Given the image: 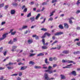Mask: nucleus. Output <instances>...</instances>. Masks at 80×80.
<instances>
[{
	"label": "nucleus",
	"mask_w": 80,
	"mask_h": 80,
	"mask_svg": "<svg viewBox=\"0 0 80 80\" xmlns=\"http://www.w3.org/2000/svg\"><path fill=\"white\" fill-rule=\"evenodd\" d=\"M59 28L60 29H63V27L62 25H60L58 26Z\"/></svg>",
	"instance_id": "4be33fe9"
},
{
	"label": "nucleus",
	"mask_w": 80,
	"mask_h": 80,
	"mask_svg": "<svg viewBox=\"0 0 80 80\" xmlns=\"http://www.w3.org/2000/svg\"><path fill=\"white\" fill-rule=\"evenodd\" d=\"M8 43H9V44H12V43H13V41H12V40H11Z\"/></svg>",
	"instance_id": "c03bdc74"
},
{
	"label": "nucleus",
	"mask_w": 80,
	"mask_h": 80,
	"mask_svg": "<svg viewBox=\"0 0 80 80\" xmlns=\"http://www.w3.org/2000/svg\"><path fill=\"white\" fill-rule=\"evenodd\" d=\"M69 75H72L73 76H75L77 75V73L76 71H73L69 74Z\"/></svg>",
	"instance_id": "7ed1b4c3"
},
{
	"label": "nucleus",
	"mask_w": 80,
	"mask_h": 80,
	"mask_svg": "<svg viewBox=\"0 0 80 80\" xmlns=\"http://www.w3.org/2000/svg\"><path fill=\"white\" fill-rule=\"evenodd\" d=\"M29 4H30L31 5H33V4H34V2H31L30 3H29Z\"/></svg>",
	"instance_id": "603ef678"
},
{
	"label": "nucleus",
	"mask_w": 80,
	"mask_h": 80,
	"mask_svg": "<svg viewBox=\"0 0 80 80\" xmlns=\"http://www.w3.org/2000/svg\"><path fill=\"white\" fill-rule=\"evenodd\" d=\"M64 27L65 28H68V27H69V26H68V25L67 23H64Z\"/></svg>",
	"instance_id": "ddd939ff"
},
{
	"label": "nucleus",
	"mask_w": 80,
	"mask_h": 80,
	"mask_svg": "<svg viewBox=\"0 0 80 80\" xmlns=\"http://www.w3.org/2000/svg\"><path fill=\"white\" fill-rule=\"evenodd\" d=\"M8 8V5H6L5 6L4 8L5 10H6L7 8Z\"/></svg>",
	"instance_id": "3c124183"
},
{
	"label": "nucleus",
	"mask_w": 80,
	"mask_h": 80,
	"mask_svg": "<svg viewBox=\"0 0 80 80\" xmlns=\"http://www.w3.org/2000/svg\"><path fill=\"white\" fill-rule=\"evenodd\" d=\"M80 12V10H78L76 12V13H79Z\"/></svg>",
	"instance_id": "338daca9"
},
{
	"label": "nucleus",
	"mask_w": 80,
	"mask_h": 80,
	"mask_svg": "<svg viewBox=\"0 0 80 80\" xmlns=\"http://www.w3.org/2000/svg\"><path fill=\"white\" fill-rule=\"evenodd\" d=\"M60 76L61 77V79H64L66 78L65 76H64V75H62L61 74V75Z\"/></svg>",
	"instance_id": "f3484780"
},
{
	"label": "nucleus",
	"mask_w": 80,
	"mask_h": 80,
	"mask_svg": "<svg viewBox=\"0 0 80 80\" xmlns=\"http://www.w3.org/2000/svg\"><path fill=\"white\" fill-rule=\"evenodd\" d=\"M79 1H80V0H78L77 3V5H78L79 3H80V2H79Z\"/></svg>",
	"instance_id": "0e129e2a"
},
{
	"label": "nucleus",
	"mask_w": 80,
	"mask_h": 80,
	"mask_svg": "<svg viewBox=\"0 0 80 80\" xmlns=\"http://www.w3.org/2000/svg\"><path fill=\"white\" fill-rule=\"evenodd\" d=\"M17 80H21V78L18 77L17 78Z\"/></svg>",
	"instance_id": "774afa93"
},
{
	"label": "nucleus",
	"mask_w": 80,
	"mask_h": 80,
	"mask_svg": "<svg viewBox=\"0 0 80 80\" xmlns=\"http://www.w3.org/2000/svg\"><path fill=\"white\" fill-rule=\"evenodd\" d=\"M57 48L55 47V48H51L50 49V50H55V49H57Z\"/></svg>",
	"instance_id": "72a5a7b5"
},
{
	"label": "nucleus",
	"mask_w": 80,
	"mask_h": 80,
	"mask_svg": "<svg viewBox=\"0 0 80 80\" xmlns=\"http://www.w3.org/2000/svg\"><path fill=\"white\" fill-rule=\"evenodd\" d=\"M35 55V54L31 53L30 54L29 57H32V56H33L34 55Z\"/></svg>",
	"instance_id": "ea45409f"
},
{
	"label": "nucleus",
	"mask_w": 80,
	"mask_h": 80,
	"mask_svg": "<svg viewBox=\"0 0 80 80\" xmlns=\"http://www.w3.org/2000/svg\"><path fill=\"white\" fill-rule=\"evenodd\" d=\"M12 5L13 6H15V7H17V6L18 5V4L17 3L14 2H13L12 3Z\"/></svg>",
	"instance_id": "412c9836"
},
{
	"label": "nucleus",
	"mask_w": 80,
	"mask_h": 80,
	"mask_svg": "<svg viewBox=\"0 0 80 80\" xmlns=\"http://www.w3.org/2000/svg\"><path fill=\"white\" fill-rule=\"evenodd\" d=\"M79 40H80V39H76L74 40V42H76V41H77L78 42V41Z\"/></svg>",
	"instance_id": "a18cd8bd"
},
{
	"label": "nucleus",
	"mask_w": 80,
	"mask_h": 80,
	"mask_svg": "<svg viewBox=\"0 0 80 80\" xmlns=\"http://www.w3.org/2000/svg\"><path fill=\"white\" fill-rule=\"evenodd\" d=\"M40 14H38L36 17V18H35L36 20H38V18H39V17H40Z\"/></svg>",
	"instance_id": "6ab92c4d"
},
{
	"label": "nucleus",
	"mask_w": 80,
	"mask_h": 80,
	"mask_svg": "<svg viewBox=\"0 0 80 80\" xmlns=\"http://www.w3.org/2000/svg\"><path fill=\"white\" fill-rule=\"evenodd\" d=\"M47 3L46 2H44L42 3V5H47Z\"/></svg>",
	"instance_id": "8fccbe9b"
},
{
	"label": "nucleus",
	"mask_w": 80,
	"mask_h": 80,
	"mask_svg": "<svg viewBox=\"0 0 80 80\" xmlns=\"http://www.w3.org/2000/svg\"><path fill=\"white\" fill-rule=\"evenodd\" d=\"M2 50H3V48L1 47L0 48V52H2Z\"/></svg>",
	"instance_id": "052dcab7"
},
{
	"label": "nucleus",
	"mask_w": 80,
	"mask_h": 80,
	"mask_svg": "<svg viewBox=\"0 0 80 80\" xmlns=\"http://www.w3.org/2000/svg\"><path fill=\"white\" fill-rule=\"evenodd\" d=\"M44 55V54L43 53H41L37 55V57H40L41 56H43Z\"/></svg>",
	"instance_id": "2eb2a0df"
},
{
	"label": "nucleus",
	"mask_w": 80,
	"mask_h": 80,
	"mask_svg": "<svg viewBox=\"0 0 80 80\" xmlns=\"http://www.w3.org/2000/svg\"><path fill=\"white\" fill-rule=\"evenodd\" d=\"M57 42H58V41H55L52 44V45H53L55 43H57Z\"/></svg>",
	"instance_id": "473e14b6"
},
{
	"label": "nucleus",
	"mask_w": 80,
	"mask_h": 80,
	"mask_svg": "<svg viewBox=\"0 0 80 80\" xmlns=\"http://www.w3.org/2000/svg\"><path fill=\"white\" fill-rule=\"evenodd\" d=\"M7 68L9 70H11V69H13V68L12 67H7Z\"/></svg>",
	"instance_id": "a878e982"
},
{
	"label": "nucleus",
	"mask_w": 80,
	"mask_h": 80,
	"mask_svg": "<svg viewBox=\"0 0 80 80\" xmlns=\"http://www.w3.org/2000/svg\"><path fill=\"white\" fill-rule=\"evenodd\" d=\"M45 63H46V64H47V65H48V64L50 63V62H48V59H47V58H46L45 60Z\"/></svg>",
	"instance_id": "a211bd4d"
},
{
	"label": "nucleus",
	"mask_w": 80,
	"mask_h": 80,
	"mask_svg": "<svg viewBox=\"0 0 80 80\" xmlns=\"http://www.w3.org/2000/svg\"><path fill=\"white\" fill-rule=\"evenodd\" d=\"M73 65V64H70L69 65H67V68H71V66Z\"/></svg>",
	"instance_id": "4468645a"
},
{
	"label": "nucleus",
	"mask_w": 80,
	"mask_h": 80,
	"mask_svg": "<svg viewBox=\"0 0 80 80\" xmlns=\"http://www.w3.org/2000/svg\"><path fill=\"white\" fill-rule=\"evenodd\" d=\"M28 44H31L33 43V40L32 39H29L28 40Z\"/></svg>",
	"instance_id": "39448f33"
},
{
	"label": "nucleus",
	"mask_w": 80,
	"mask_h": 80,
	"mask_svg": "<svg viewBox=\"0 0 80 80\" xmlns=\"http://www.w3.org/2000/svg\"><path fill=\"white\" fill-rule=\"evenodd\" d=\"M4 5V4L2 3L1 4H0V8H1V7H3Z\"/></svg>",
	"instance_id": "09e8293b"
},
{
	"label": "nucleus",
	"mask_w": 80,
	"mask_h": 80,
	"mask_svg": "<svg viewBox=\"0 0 80 80\" xmlns=\"http://www.w3.org/2000/svg\"><path fill=\"white\" fill-rule=\"evenodd\" d=\"M48 68L49 70H50V69H51V68H52V67H51L50 66H49Z\"/></svg>",
	"instance_id": "680f3d73"
},
{
	"label": "nucleus",
	"mask_w": 80,
	"mask_h": 80,
	"mask_svg": "<svg viewBox=\"0 0 80 80\" xmlns=\"http://www.w3.org/2000/svg\"><path fill=\"white\" fill-rule=\"evenodd\" d=\"M77 45H78V46H80V42H79L77 43Z\"/></svg>",
	"instance_id": "13d9d810"
},
{
	"label": "nucleus",
	"mask_w": 80,
	"mask_h": 80,
	"mask_svg": "<svg viewBox=\"0 0 80 80\" xmlns=\"http://www.w3.org/2000/svg\"><path fill=\"white\" fill-rule=\"evenodd\" d=\"M45 33L46 34V35H47V36H48V37H49L50 36V35H51V34L49 33L46 32Z\"/></svg>",
	"instance_id": "7c9ffc66"
},
{
	"label": "nucleus",
	"mask_w": 80,
	"mask_h": 80,
	"mask_svg": "<svg viewBox=\"0 0 80 80\" xmlns=\"http://www.w3.org/2000/svg\"><path fill=\"white\" fill-rule=\"evenodd\" d=\"M69 52L68 51H63V53H64V54H67Z\"/></svg>",
	"instance_id": "aec40b11"
},
{
	"label": "nucleus",
	"mask_w": 80,
	"mask_h": 80,
	"mask_svg": "<svg viewBox=\"0 0 80 80\" xmlns=\"http://www.w3.org/2000/svg\"><path fill=\"white\" fill-rule=\"evenodd\" d=\"M6 22H2L1 25H3L4 24H5Z\"/></svg>",
	"instance_id": "864d4df0"
},
{
	"label": "nucleus",
	"mask_w": 80,
	"mask_h": 80,
	"mask_svg": "<svg viewBox=\"0 0 80 80\" xmlns=\"http://www.w3.org/2000/svg\"><path fill=\"white\" fill-rule=\"evenodd\" d=\"M3 79V76H1L0 78V80H2Z\"/></svg>",
	"instance_id": "e2e57ef3"
},
{
	"label": "nucleus",
	"mask_w": 80,
	"mask_h": 80,
	"mask_svg": "<svg viewBox=\"0 0 80 80\" xmlns=\"http://www.w3.org/2000/svg\"><path fill=\"white\" fill-rule=\"evenodd\" d=\"M38 39H39V38H38V36H37L36 37V39L38 40Z\"/></svg>",
	"instance_id": "69168bd1"
},
{
	"label": "nucleus",
	"mask_w": 80,
	"mask_h": 80,
	"mask_svg": "<svg viewBox=\"0 0 80 80\" xmlns=\"http://www.w3.org/2000/svg\"><path fill=\"white\" fill-rule=\"evenodd\" d=\"M42 43H43V45H48V42H46V43H45V40L44 39H42Z\"/></svg>",
	"instance_id": "9b49d317"
},
{
	"label": "nucleus",
	"mask_w": 80,
	"mask_h": 80,
	"mask_svg": "<svg viewBox=\"0 0 80 80\" xmlns=\"http://www.w3.org/2000/svg\"><path fill=\"white\" fill-rule=\"evenodd\" d=\"M16 31H14L13 32H12L11 33V35H15V34L16 33Z\"/></svg>",
	"instance_id": "2f4dec72"
},
{
	"label": "nucleus",
	"mask_w": 80,
	"mask_h": 80,
	"mask_svg": "<svg viewBox=\"0 0 80 80\" xmlns=\"http://www.w3.org/2000/svg\"><path fill=\"white\" fill-rule=\"evenodd\" d=\"M22 73L21 72H20L19 74V76H20V77L21 76H22Z\"/></svg>",
	"instance_id": "bf43d9fd"
},
{
	"label": "nucleus",
	"mask_w": 80,
	"mask_h": 80,
	"mask_svg": "<svg viewBox=\"0 0 80 80\" xmlns=\"http://www.w3.org/2000/svg\"><path fill=\"white\" fill-rule=\"evenodd\" d=\"M27 68V66L22 67H21V70H23L26 69Z\"/></svg>",
	"instance_id": "dca6fc26"
},
{
	"label": "nucleus",
	"mask_w": 80,
	"mask_h": 80,
	"mask_svg": "<svg viewBox=\"0 0 80 80\" xmlns=\"http://www.w3.org/2000/svg\"><path fill=\"white\" fill-rule=\"evenodd\" d=\"M67 63H73V64H75L76 63L75 62H73V61H70L69 60H67Z\"/></svg>",
	"instance_id": "6e6552de"
},
{
	"label": "nucleus",
	"mask_w": 80,
	"mask_h": 80,
	"mask_svg": "<svg viewBox=\"0 0 80 80\" xmlns=\"http://www.w3.org/2000/svg\"><path fill=\"white\" fill-rule=\"evenodd\" d=\"M44 80H54L55 78H50L48 77V74L45 73L44 75Z\"/></svg>",
	"instance_id": "f257e3e1"
},
{
	"label": "nucleus",
	"mask_w": 80,
	"mask_h": 80,
	"mask_svg": "<svg viewBox=\"0 0 80 80\" xmlns=\"http://www.w3.org/2000/svg\"><path fill=\"white\" fill-rule=\"evenodd\" d=\"M42 50H47L48 48V47H47L46 46H43L42 47Z\"/></svg>",
	"instance_id": "f8f14e48"
},
{
	"label": "nucleus",
	"mask_w": 80,
	"mask_h": 80,
	"mask_svg": "<svg viewBox=\"0 0 80 80\" xmlns=\"http://www.w3.org/2000/svg\"><path fill=\"white\" fill-rule=\"evenodd\" d=\"M31 21V22H34L35 21V17H32L30 18L29 19Z\"/></svg>",
	"instance_id": "0eeeda50"
},
{
	"label": "nucleus",
	"mask_w": 80,
	"mask_h": 80,
	"mask_svg": "<svg viewBox=\"0 0 80 80\" xmlns=\"http://www.w3.org/2000/svg\"><path fill=\"white\" fill-rule=\"evenodd\" d=\"M29 64H31L32 65H34V64H35V62H34L32 61H30L29 62Z\"/></svg>",
	"instance_id": "c85d7f7f"
},
{
	"label": "nucleus",
	"mask_w": 80,
	"mask_h": 80,
	"mask_svg": "<svg viewBox=\"0 0 80 80\" xmlns=\"http://www.w3.org/2000/svg\"><path fill=\"white\" fill-rule=\"evenodd\" d=\"M41 30H42V31H44V32H45L47 30V29L46 28H43L41 29Z\"/></svg>",
	"instance_id": "bb28decb"
},
{
	"label": "nucleus",
	"mask_w": 80,
	"mask_h": 80,
	"mask_svg": "<svg viewBox=\"0 0 80 80\" xmlns=\"http://www.w3.org/2000/svg\"><path fill=\"white\" fill-rule=\"evenodd\" d=\"M17 48V46H12V50H11V51L12 52H15V50H14V49H15Z\"/></svg>",
	"instance_id": "9d476101"
},
{
	"label": "nucleus",
	"mask_w": 80,
	"mask_h": 80,
	"mask_svg": "<svg viewBox=\"0 0 80 80\" xmlns=\"http://www.w3.org/2000/svg\"><path fill=\"white\" fill-rule=\"evenodd\" d=\"M57 2V0H52V3H53Z\"/></svg>",
	"instance_id": "e433bc0d"
},
{
	"label": "nucleus",
	"mask_w": 80,
	"mask_h": 80,
	"mask_svg": "<svg viewBox=\"0 0 80 80\" xmlns=\"http://www.w3.org/2000/svg\"><path fill=\"white\" fill-rule=\"evenodd\" d=\"M26 8V6H25V5H24L22 7V10H23L24 9V8Z\"/></svg>",
	"instance_id": "c9c22d12"
},
{
	"label": "nucleus",
	"mask_w": 80,
	"mask_h": 80,
	"mask_svg": "<svg viewBox=\"0 0 80 80\" xmlns=\"http://www.w3.org/2000/svg\"><path fill=\"white\" fill-rule=\"evenodd\" d=\"M17 38H14L13 39V42H17Z\"/></svg>",
	"instance_id": "49530a36"
},
{
	"label": "nucleus",
	"mask_w": 80,
	"mask_h": 80,
	"mask_svg": "<svg viewBox=\"0 0 80 80\" xmlns=\"http://www.w3.org/2000/svg\"><path fill=\"white\" fill-rule=\"evenodd\" d=\"M30 16H31V12H30L28 14L27 17H30Z\"/></svg>",
	"instance_id": "79ce46f5"
},
{
	"label": "nucleus",
	"mask_w": 80,
	"mask_h": 80,
	"mask_svg": "<svg viewBox=\"0 0 80 80\" xmlns=\"http://www.w3.org/2000/svg\"><path fill=\"white\" fill-rule=\"evenodd\" d=\"M46 37V34L45 33H44V35L42 37V38H44L45 37Z\"/></svg>",
	"instance_id": "4c0bfd02"
},
{
	"label": "nucleus",
	"mask_w": 80,
	"mask_h": 80,
	"mask_svg": "<svg viewBox=\"0 0 80 80\" xmlns=\"http://www.w3.org/2000/svg\"><path fill=\"white\" fill-rule=\"evenodd\" d=\"M13 63L10 62L8 64H6V66H8V65H13Z\"/></svg>",
	"instance_id": "c756f323"
},
{
	"label": "nucleus",
	"mask_w": 80,
	"mask_h": 80,
	"mask_svg": "<svg viewBox=\"0 0 80 80\" xmlns=\"http://www.w3.org/2000/svg\"><path fill=\"white\" fill-rule=\"evenodd\" d=\"M62 63H67V60H65L64 59H63L62 60Z\"/></svg>",
	"instance_id": "cd10ccee"
},
{
	"label": "nucleus",
	"mask_w": 80,
	"mask_h": 80,
	"mask_svg": "<svg viewBox=\"0 0 80 80\" xmlns=\"http://www.w3.org/2000/svg\"><path fill=\"white\" fill-rule=\"evenodd\" d=\"M52 20H53V18L52 17H50L49 18L48 20V21H52Z\"/></svg>",
	"instance_id": "393cba45"
},
{
	"label": "nucleus",
	"mask_w": 80,
	"mask_h": 80,
	"mask_svg": "<svg viewBox=\"0 0 80 80\" xmlns=\"http://www.w3.org/2000/svg\"><path fill=\"white\" fill-rule=\"evenodd\" d=\"M69 23L70 24H72L73 23V22H72V21L71 20H69Z\"/></svg>",
	"instance_id": "58836bf2"
},
{
	"label": "nucleus",
	"mask_w": 80,
	"mask_h": 80,
	"mask_svg": "<svg viewBox=\"0 0 80 80\" xmlns=\"http://www.w3.org/2000/svg\"><path fill=\"white\" fill-rule=\"evenodd\" d=\"M17 62H20L21 61V59H18L17 60Z\"/></svg>",
	"instance_id": "a19ab883"
},
{
	"label": "nucleus",
	"mask_w": 80,
	"mask_h": 80,
	"mask_svg": "<svg viewBox=\"0 0 80 80\" xmlns=\"http://www.w3.org/2000/svg\"><path fill=\"white\" fill-rule=\"evenodd\" d=\"M53 60V58H49V60L50 62H52V61Z\"/></svg>",
	"instance_id": "37998d69"
},
{
	"label": "nucleus",
	"mask_w": 80,
	"mask_h": 80,
	"mask_svg": "<svg viewBox=\"0 0 80 80\" xmlns=\"http://www.w3.org/2000/svg\"><path fill=\"white\" fill-rule=\"evenodd\" d=\"M27 8H25L23 10L24 12H27Z\"/></svg>",
	"instance_id": "de8ad7c7"
},
{
	"label": "nucleus",
	"mask_w": 80,
	"mask_h": 80,
	"mask_svg": "<svg viewBox=\"0 0 80 80\" xmlns=\"http://www.w3.org/2000/svg\"><path fill=\"white\" fill-rule=\"evenodd\" d=\"M18 74H14L11 75V76H17Z\"/></svg>",
	"instance_id": "4d7b16f0"
},
{
	"label": "nucleus",
	"mask_w": 80,
	"mask_h": 80,
	"mask_svg": "<svg viewBox=\"0 0 80 80\" xmlns=\"http://www.w3.org/2000/svg\"><path fill=\"white\" fill-rule=\"evenodd\" d=\"M58 50H60V48H61V46L60 45H58L57 48Z\"/></svg>",
	"instance_id": "f704fd0d"
},
{
	"label": "nucleus",
	"mask_w": 80,
	"mask_h": 80,
	"mask_svg": "<svg viewBox=\"0 0 80 80\" xmlns=\"http://www.w3.org/2000/svg\"><path fill=\"white\" fill-rule=\"evenodd\" d=\"M74 55H77V54H79L80 53V51L75 52H73Z\"/></svg>",
	"instance_id": "5701e85b"
},
{
	"label": "nucleus",
	"mask_w": 80,
	"mask_h": 80,
	"mask_svg": "<svg viewBox=\"0 0 80 80\" xmlns=\"http://www.w3.org/2000/svg\"><path fill=\"white\" fill-rule=\"evenodd\" d=\"M45 72H49V73L50 74L53 73V71L52 70H50L49 69L45 70Z\"/></svg>",
	"instance_id": "423d86ee"
},
{
	"label": "nucleus",
	"mask_w": 80,
	"mask_h": 80,
	"mask_svg": "<svg viewBox=\"0 0 80 80\" xmlns=\"http://www.w3.org/2000/svg\"><path fill=\"white\" fill-rule=\"evenodd\" d=\"M53 15V13H52V12L50 13V15H49V17H52Z\"/></svg>",
	"instance_id": "5fc2aeb1"
},
{
	"label": "nucleus",
	"mask_w": 80,
	"mask_h": 80,
	"mask_svg": "<svg viewBox=\"0 0 80 80\" xmlns=\"http://www.w3.org/2000/svg\"><path fill=\"white\" fill-rule=\"evenodd\" d=\"M8 33H7L3 34L2 36V37L0 38L1 39V40H4V39H5V38L7 37V35H8Z\"/></svg>",
	"instance_id": "f03ea898"
},
{
	"label": "nucleus",
	"mask_w": 80,
	"mask_h": 80,
	"mask_svg": "<svg viewBox=\"0 0 80 80\" xmlns=\"http://www.w3.org/2000/svg\"><path fill=\"white\" fill-rule=\"evenodd\" d=\"M15 13V11L14 10H12L11 11V14L14 15Z\"/></svg>",
	"instance_id": "1a4fd4ad"
},
{
	"label": "nucleus",
	"mask_w": 80,
	"mask_h": 80,
	"mask_svg": "<svg viewBox=\"0 0 80 80\" xmlns=\"http://www.w3.org/2000/svg\"><path fill=\"white\" fill-rule=\"evenodd\" d=\"M62 34H63V32H57L54 34V35H55V36H58Z\"/></svg>",
	"instance_id": "20e7f679"
},
{
	"label": "nucleus",
	"mask_w": 80,
	"mask_h": 80,
	"mask_svg": "<svg viewBox=\"0 0 80 80\" xmlns=\"http://www.w3.org/2000/svg\"><path fill=\"white\" fill-rule=\"evenodd\" d=\"M22 29H26V28H28V26H23L22 27Z\"/></svg>",
	"instance_id": "b1692460"
},
{
	"label": "nucleus",
	"mask_w": 80,
	"mask_h": 80,
	"mask_svg": "<svg viewBox=\"0 0 80 80\" xmlns=\"http://www.w3.org/2000/svg\"><path fill=\"white\" fill-rule=\"evenodd\" d=\"M53 60H57V58L54 57V58H52Z\"/></svg>",
	"instance_id": "6e6d98bb"
}]
</instances>
